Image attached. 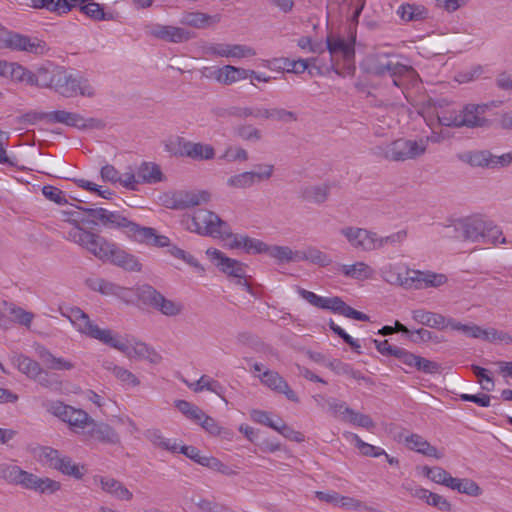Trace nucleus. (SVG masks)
Returning a JSON list of instances; mask_svg holds the SVG:
<instances>
[{"mask_svg": "<svg viewBox=\"0 0 512 512\" xmlns=\"http://www.w3.org/2000/svg\"><path fill=\"white\" fill-rule=\"evenodd\" d=\"M87 217L78 218L75 221H81L87 224L96 225L98 222L109 229H119L127 237L156 247L169 246L170 240L167 236L158 235L156 229L152 227L141 226L128 218L124 217L118 211H108L104 208H81Z\"/></svg>", "mask_w": 512, "mask_h": 512, "instance_id": "nucleus-1", "label": "nucleus"}, {"mask_svg": "<svg viewBox=\"0 0 512 512\" xmlns=\"http://www.w3.org/2000/svg\"><path fill=\"white\" fill-rule=\"evenodd\" d=\"M361 66L368 74L391 78L393 85L399 88L404 85L403 79L414 73L411 66L402 64L399 56L392 52L378 51L368 54Z\"/></svg>", "mask_w": 512, "mask_h": 512, "instance_id": "nucleus-2", "label": "nucleus"}, {"mask_svg": "<svg viewBox=\"0 0 512 512\" xmlns=\"http://www.w3.org/2000/svg\"><path fill=\"white\" fill-rule=\"evenodd\" d=\"M427 146V139L411 140L398 138L391 142L374 146L371 151L377 158L399 163L422 156L426 152Z\"/></svg>", "mask_w": 512, "mask_h": 512, "instance_id": "nucleus-3", "label": "nucleus"}, {"mask_svg": "<svg viewBox=\"0 0 512 512\" xmlns=\"http://www.w3.org/2000/svg\"><path fill=\"white\" fill-rule=\"evenodd\" d=\"M355 39L346 41L344 38L328 35L326 39L327 50L331 56V69L339 76L353 75L355 72Z\"/></svg>", "mask_w": 512, "mask_h": 512, "instance_id": "nucleus-4", "label": "nucleus"}, {"mask_svg": "<svg viewBox=\"0 0 512 512\" xmlns=\"http://www.w3.org/2000/svg\"><path fill=\"white\" fill-rule=\"evenodd\" d=\"M456 230L461 232L465 240L484 244H496L502 235V230L493 222L479 217H470L459 221Z\"/></svg>", "mask_w": 512, "mask_h": 512, "instance_id": "nucleus-5", "label": "nucleus"}, {"mask_svg": "<svg viewBox=\"0 0 512 512\" xmlns=\"http://www.w3.org/2000/svg\"><path fill=\"white\" fill-rule=\"evenodd\" d=\"M187 228L200 235L221 240H227V236L231 235L229 224L222 220L216 213L206 209H198L195 211Z\"/></svg>", "mask_w": 512, "mask_h": 512, "instance_id": "nucleus-6", "label": "nucleus"}, {"mask_svg": "<svg viewBox=\"0 0 512 512\" xmlns=\"http://www.w3.org/2000/svg\"><path fill=\"white\" fill-rule=\"evenodd\" d=\"M53 90L65 98H73L80 94L84 97H93L95 90L88 79L80 73H71L65 67L60 66L56 74Z\"/></svg>", "mask_w": 512, "mask_h": 512, "instance_id": "nucleus-7", "label": "nucleus"}, {"mask_svg": "<svg viewBox=\"0 0 512 512\" xmlns=\"http://www.w3.org/2000/svg\"><path fill=\"white\" fill-rule=\"evenodd\" d=\"M38 460L43 465L75 479H81L84 475L80 466L74 463L69 456L62 455L58 450L52 447H40Z\"/></svg>", "mask_w": 512, "mask_h": 512, "instance_id": "nucleus-8", "label": "nucleus"}, {"mask_svg": "<svg viewBox=\"0 0 512 512\" xmlns=\"http://www.w3.org/2000/svg\"><path fill=\"white\" fill-rule=\"evenodd\" d=\"M67 239L87 249L95 257L103 260L111 245L104 237L76 225L68 232Z\"/></svg>", "mask_w": 512, "mask_h": 512, "instance_id": "nucleus-9", "label": "nucleus"}, {"mask_svg": "<svg viewBox=\"0 0 512 512\" xmlns=\"http://www.w3.org/2000/svg\"><path fill=\"white\" fill-rule=\"evenodd\" d=\"M207 255L215 261V265L230 277L237 278V284L245 286L250 291V285L245 280V265L238 260L227 257L223 252L216 248H209Z\"/></svg>", "mask_w": 512, "mask_h": 512, "instance_id": "nucleus-10", "label": "nucleus"}, {"mask_svg": "<svg viewBox=\"0 0 512 512\" xmlns=\"http://www.w3.org/2000/svg\"><path fill=\"white\" fill-rule=\"evenodd\" d=\"M257 167L258 171H246L229 177L227 179V186L235 189H246L252 187L255 183L271 178L274 165L260 164Z\"/></svg>", "mask_w": 512, "mask_h": 512, "instance_id": "nucleus-11", "label": "nucleus"}, {"mask_svg": "<svg viewBox=\"0 0 512 512\" xmlns=\"http://www.w3.org/2000/svg\"><path fill=\"white\" fill-rule=\"evenodd\" d=\"M3 43L6 48L34 54H43L46 49L45 42L14 32H7L3 38Z\"/></svg>", "mask_w": 512, "mask_h": 512, "instance_id": "nucleus-12", "label": "nucleus"}, {"mask_svg": "<svg viewBox=\"0 0 512 512\" xmlns=\"http://www.w3.org/2000/svg\"><path fill=\"white\" fill-rule=\"evenodd\" d=\"M210 195L206 191H176L167 201L166 207L174 210H185L209 201Z\"/></svg>", "mask_w": 512, "mask_h": 512, "instance_id": "nucleus-13", "label": "nucleus"}, {"mask_svg": "<svg viewBox=\"0 0 512 512\" xmlns=\"http://www.w3.org/2000/svg\"><path fill=\"white\" fill-rule=\"evenodd\" d=\"M340 233L356 249L366 252L375 250V232L364 228L348 226L342 228Z\"/></svg>", "mask_w": 512, "mask_h": 512, "instance_id": "nucleus-14", "label": "nucleus"}, {"mask_svg": "<svg viewBox=\"0 0 512 512\" xmlns=\"http://www.w3.org/2000/svg\"><path fill=\"white\" fill-rule=\"evenodd\" d=\"M85 435L103 444L119 445L121 443L119 434L112 426L105 422L95 421L93 418L90 421Z\"/></svg>", "mask_w": 512, "mask_h": 512, "instance_id": "nucleus-15", "label": "nucleus"}, {"mask_svg": "<svg viewBox=\"0 0 512 512\" xmlns=\"http://www.w3.org/2000/svg\"><path fill=\"white\" fill-rule=\"evenodd\" d=\"M107 254L108 255L103 259L104 261H108L124 270L139 272L142 269L141 263L134 255L121 249L114 243H111Z\"/></svg>", "mask_w": 512, "mask_h": 512, "instance_id": "nucleus-16", "label": "nucleus"}, {"mask_svg": "<svg viewBox=\"0 0 512 512\" xmlns=\"http://www.w3.org/2000/svg\"><path fill=\"white\" fill-rule=\"evenodd\" d=\"M22 488L39 494H54L61 489V483L49 477H39L31 472L24 475Z\"/></svg>", "mask_w": 512, "mask_h": 512, "instance_id": "nucleus-17", "label": "nucleus"}, {"mask_svg": "<svg viewBox=\"0 0 512 512\" xmlns=\"http://www.w3.org/2000/svg\"><path fill=\"white\" fill-rule=\"evenodd\" d=\"M488 109L486 104H467L459 112L461 117L462 127L475 128L483 127L488 123L484 117Z\"/></svg>", "mask_w": 512, "mask_h": 512, "instance_id": "nucleus-18", "label": "nucleus"}, {"mask_svg": "<svg viewBox=\"0 0 512 512\" xmlns=\"http://www.w3.org/2000/svg\"><path fill=\"white\" fill-rule=\"evenodd\" d=\"M260 379L264 385L277 393L284 394L288 400L295 403L299 402L297 394L290 388L286 380L280 376L278 372L267 370L263 372Z\"/></svg>", "mask_w": 512, "mask_h": 512, "instance_id": "nucleus-19", "label": "nucleus"}, {"mask_svg": "<svg viewBox=\"0 0 512 512\" xmlns=\"http://www.w3.org/2000/svg\"><path fill=\"white\" fill-rule=\"evenodd\" d=\"M413 278H411L408 286L412 289H426L429 287H439L447 282V277L444 274H437L431 271L411 270Z\"/></svg>", "mask_w": 512, "mask_h": 512, "instance_id": "nucleus-20", "label": "nucleus"}, {"mask_svg": "<svg viewBox=\"0 0 512 512\" xmlns=\"http://www.w3.org/2000/svg\"><path fill=\"white\" fill-rule=\"evenodd\" d=\"M207 51L212 55L226 58H244L255 55L253 48L240 44H212Z\"/></svg>", "mask_w": 512, "mask_h": 512, "instance_id": "nucleus-21", "label": "nucleus"}, {"mask_svg": "<svg viewBox=\"0 0 512 512\" xmlns=\"http://www.w3.org/2000/svg\"><path fill=\"white\" fill-rule=\"evenodd\" d=\"M228 239L231 240L228 244L231 249H243L248 254H263L265 251V242L247 235L234 234L231 232V235L227 236V240Z\"/></svg>", "mask_w": 512, "mask_h": 512, "instance_id": "nucleus-22", "label": "nucleus"}, {"mask_svg": "<svg viewBox=\"0 0 512 512\" xmlns=\"http://www.w3.org/2000/svg\"><path fill=\"white\" fill-rule=\"evenodd\" d=\"M152 34L161 40L173 43H182L194 37V33L187 29L169 25H157Z\"/></svg>", "mask_w": 512, "mask_h": 512, "instance_id": "nucleus-23", "label": "nucleus"}, {"mask_svg": "<svg viewBox=\"0 0 512 512\" xmlns=\"http://www.w3.org/2000/svg\"><path fill=\"white\" fill-rule=\"evenodd\" d=\"M412 318L417 323L430 328L443 330L447 327L448 318L440 313L417 309L412 311Z\"/></svg>", "mask_w": 512, "mask_h": 512, "instance_id": "nucleus-24", "label": "nucleus"}, {"mask_svg": "<svg viewBox=\"0 0 512 512\" xmlns=\"http://www.w3.org/2000/svg\"><path fill=\"white\" fill-rule=\"evenodd\" d=\"M181 147V154L194 160H210L215 156L214 148L209 144L185 141Z\"/></svg>", "mask_w": 512, "mask_h": 512, "instance_id": "nucleus-25", "label": "nucleus"}, {"mask_svg": "<svg viewBox=\"0 0 512 512\" xmlns=\"http://www.w3.org/2000/svg\"><path fill=\"white\" fill-rule=\"evenodd\" d=\"M406 447L427 457L441 459L443 456L435 446L431 445L419 434H410L406 438Z\"/></svg>", "mask_w": 512, "mask_h": 512, "instance_id": "nucleus-26", "label": "nucleus"}, {"mask_svg": "<svg viewBox=\"0 0 512 512\" xmlns=\"http://www.w3.org/2000/svg\"><path fill=\"white\" fill-rule=\"evenodd\" d=\"M136 174L140 184H156L164 180L160 166L154 162H142L136 168Z\"/></svg>", "mask_w": 512, "mask_h": 512, "instance_id": "nucleus-27", "label": "nucleus"}, {"mask_svg": "<svg viewBox=\"0 0 512 512\" xmlns=\"http://www.w3.org/2000/svg\"><path fill=\"white\" fill-rule=\"evenodd\" d=\"M99 483L104 492L118 500L130 501L133 498L132 492H130L123 483L117 479L111 477H100Z\"/></svg>", "mask_w": 512, "mask_h": 512, "instance_id": "nucleus-28", "label": "nucleus"}, {"mask_svg": "<svg viewBox=\"0 0 512 512\" xmlns=\"http://www.w3.org/2000/svg\"><path fill=\"white\" fill-rule=\"evenodd\" d=\"M87 337L96 339L105 345H108L117 350H124L123 340L117 334H114L110 329H101L98 325L94 324L86 334Z\"/></svg>", "mask_w": 512, "mask_h": 512, "instance_id": "nucleus-29", "label": "nucleus"}, {"mask_svg": "<svg viewBox=\"0 0 512 512\" xmlns=\"http://www.w3.org/2000/svg\"><path fill=\"white\" fill-rule=\"evenodd\" d=\"M102 367L106 371L110 372L123 385H126L128 387H136L139 386L141 383L139 378L135 374L125 369L124 367L116 365L112 361H103Z\"/></svg>", "mask_w": 512, "mask_h": 512, "instance_id": "nucleus-30", "label": "nucleus"}, {"mask_svg": "<svg viewBox=\"0 0 512 512\" xmlns=\"http://www.w3.org/2000/svg\"><path fill=\"white\" fill-rule=\"evenodd\" d=\"M70 322L74 325V327L81 333L86 335L88 331L95 324L82 309L79 307H72L67 310L66 313H63Z\"/></svg>", "mask_w": 512, "mask_h": 512, "instance_id": "nucleus-31", "label": "nucleus"}, {"mask_svg": "<svg viewBox=\"0 0 512 512\" xmlns=\"http://www.w3.org/2000/svg\"><path fill=\"white\" fill-rule=\"evenodd\" d=\"M38 356L50 370H71L74 364L64 358L54 356L47 348L40 347L37 349Z\"/></svg>", "mask_w": 512, "mask_h": 512, "instance_id": "nucleus-32", "label": "nucleus"}, {"mask_svg": "<svg viewBox=\"0 0 512 512\" xmlns=\"http://www.w3.org/2000/svg\"><path fill=\"white\" fill-rule=\"evenodd\" d=\"M330 194L328 184L310 185L301 189L300 196L303 200L316 204L324 203Z\"/></svg>", "mask_w": 512, "mask_h": 512, "instance_id": "nucleus-33", "label": "nucleus"}, {"mask_svg": "<svg viewBox=\"0 0 512 512\" xmlns=\"http://www.w3.org/2000/svg\"><path fill=\"white\" fill-rule=\"evenodd\" d=\"M249 77V69H244L232 65H225L219 68L218 82L224 85H231L239 80Z\"/></svg>", "mask_w": 512, "mask_h": 512, "instance_id": "nucleus-34", "label": "nucleus"}, {"mask_svg": "<svg viewBox=\"0 0 512 512\" xmlns=\"http://www.w3.org/2000/svg\"><path fill=\"white\" fill-rule=\"evenodd\" d=\"M3 311L11 316V321L23 325L27 328L30 327L34 314L24 310L23 308L10 303L8 301L2 302Z\"/></svg>", "mask_w": 512, "mask_h": 512, "instance_id": "nucleus-35", "label": "nucleus"}, {"mask_svg": "<svg viewBox=\"0 0 512 512\" xmlns=\"http://www.w3.org/2000/svg\"><path fill=\"white\" fill-rule=\"evenodd\" d=\"M341 420L367 430H372L376 426L375 422L369 415L359 413L351 408H345L341 412Z\"/></svg>", "mask_w": 512, "mask_h": 512, "instance_id": "nucleus-36", "label": "nucleus"}, {"mask_svg": "<svg viewBox=\"0 0 512 512\" xmlns=\"http://www.w3.org/2000/svg\"><path fill=\"white\" fill-rule=\"evenodd\" d=\"M26 472L27 471L23 470L17 465L8 463L0 464V479L12 485H18L22 487L25 478L24 475H26Z\"/></svg>", "mask_w": 512, "mask_h": 512, "instance_id": "nucleus-37", "label": "nucleus"}, {"mask_svg": "<svg viewBox=\"0 0 512 512\" xmlns=\"http://www.w3.org/2000/svg\"><path fill=\"white\" fill-rule=\"evenodd\" d=\"M65 125L74 127L80 130L91 129V128H103L104 124L101 120L96 118L85 119L82 115L74 112H68L66 114Z\"/></svg>", "mask_w": 512, "mask_h": 512, "instance_id": "nucleus-38", "label": "nucleus"}, {"mask_svg": "<svg viewBox=\"0 0 512 512\" xmlns=\"http://www.w3.org/2000/svg\"><path fill=\"white\" fill-rule=\"evenodd\" d=\"M296 257L298 261H309L321 267H326L332 263L328 254L315 247H309L306 251H297Z\"/></svg>", "mask_w": 512, "mask_h": 512, "instance_id": "nucleus-39", "label": "nucleus"}, {"mask_svg": "<svg viewBox=\"0 0 512 512\" xmlns=\"http://www.w3.org/2000/svg\"><path fill=\"white\" fill-rule=\"evenodd\" d=\"M60 66L54 64H48L41 66L36 70L38 87L53 89L57 73L59 72Z\"/></svg>", "mask_w": 512, "mask_h": 512, "instance_id": "nucleus-40", "label": "nucleus"}, {"mask_svg": "<svg viewBox=\"0 0 512 512\" xmlns=\"http://www.w3.org/2000/svg\"><path fill=\"white\" fill-rule=\"evenodd\" d=\"M342 273L352 279L364 280L369 279L373 275V269L364 262H356L352 265H340Z\"/></svg>", "mask_w": 512, "mask_h": 512, "instance_id": "nucleus-41", "label": "nucleus"}, {"mask_svg": "<svg viewBox=\"0 0 512 512\" xmlns=\"http://www.w3.org/2000/svg\"><path fill=\"white\" fill-rule=\"evenodd\" d=\"M12 362L20 372L25 374L30 379H33L35 376H37L41 367L37 361L23 354L14 355Z\"/></svg>", "mask_w": 512, "mask_h": 512, "instance_id": "nucleus-42", "label": "nucleus"}, {"mask_svg": "<svg viewBox=\"0 0 512 512\" xmlns=\"http://www.w3.org/2000/svg\"><path fill=\"white\" fill-rule=\"evenodd\" d=\"M263 254H267L270 257L275 258L280 263L298 261V258L296 257L297 251L293 252L288 246H271L266 244Z\"/></svg>", "mask_w": 512, "mask_h": 512, "instance_id": "nucleus-43", "label": "nucleus"}, {"mask_svg": "<svg viewBox=\"0 0 512 512\" xmlns=\"http://www.w3.org/2000/svg\"><path fill=\"white\" fill-rule=\"evenodd\" d=\"M189 387L196 393L203 390H208L217 394L221 398H224V387L217 380H214L206 375L201 376L199 380L189 385Z\"/></svg>", "mask_w": 512, "mask_h": 512, "instance_id": "nucleus-44", "label": "nucleus"}, {"mask_svg": "<svg viewBox=\"0 0 512 512\" xmlns=\"http://www.w3.org/2000/svg\"><path fill=\"white\" fill-rule=\"evenodd\" d=\"M161 293L151 285H142L136 289L137 299L144 305L156 308Z\"/></svg>", "mask_w": 512, "mask_h": 512, "instance_id": "nucleus-45", "label": "nucleus"}, {"mask_svg": "<svg viewBox=\"0 0 512 512\" xmlns=\"http://www.w3.org/2000/svg\"><path fill=\"white\" fill-rule=\"evenodd\" d=\"M175 407L188 419L195 423L200 422L204 416V412L197 405L186 400H176Z\"/></svg>", "mask_w": 512, "mask_h": 512, "instance_id": "nucleus-46", "label": "nucleus"}, {"mask_svg": "<svg viewBox=\"0 0 512 512\" xmlns=\"http://www.w3.org/2000/svg\"><path fill=\"white\" fill-rule=\"evenodd\" d=\"M91 420L92 418L87 412L82 409L73 408L71 420H69L68 425L75 432L82 431L85 434Z\"/></svg>", "mask_w": 512, "mask_h": 512, "instance_id": "nucleus-47", "label": "nucleus"}, {"mask_svg": "<svg viewBox=\"0 0 512 512\" xmlns=\"http://www.w3.org/2000/svg\"><path fill=\"white\" fill-rule=\"evenodd\" d=\"M80 12L94 21L113 20L111 13H105L102 6L96 2H88L81 5Z\"/></svg>", "mask_w": 512, "mask_h": 512, "instance_id": "nucleus-48", "label": "nucleus"}, {"mask_svg": "<svg viewBox=\"0 0 512 512\" xmlns=\"http://www.w3.org/2000/svg\"><path fill=\"white\" fill-rule=\"evenodd\" d=\"M155 309L160 311L163 315L173 317L182 313L183 305L180 302L167 299L161 294Z\"/></svg>", "mask_w": 512, "mask_h": 512, "instance_id": "nucleus-49", "label": "nucleus"}, {"mask_svg": "<svg viewBox=\"0 0 512 512\" xmlns=\"http://www.w3.org/2000/svg\"><path fill=\"white\" fill-rule=\"evenodd\" d=\"M33 380L40 384L42 387L51 390L60 389L62 384L56 374L50 373L42 367H40L39 373L33 378Z\"/></svg>", "mask_w": 512, "mask_h": 512, "instance_id": "nucleus-50", "label": "nucleus"}, {"mask_svg": "<svg viewBox=\"0 0 512 512\" xmlns=\"http://www.w3.org/2000/svg\"><path fill=\"white\" fill-rule=\"evenodd\" d=\"M234 134L244 141L258 142L262 138L261 131L251 124H242L234 128Z\"/></svg>", "mask_w": 512, "mask_h": 512, "instance_id": "nucleus-51", "label": "nucleus"}, {"mask_svg": "<svg viewBox=\"0 0 512 512\" xmlns=\"http://www.w3.org/2000/svg\"><path fill=\"white\" fill-rule=\"evenodd\" d=\"M212 17L202 12H188L181 18V23L194 28H204Z\"/></svg>", "mask_w": 512, "mask_h": 512, "instance_id": "nucleus-52", "label": "nucleus"}, {"mask_svg": "<svg viewBox=\"0 0 512 512\" xmlns=\"http://www.w3.org/2000/svg\"><path fill=\"white\" fill-rule=\"evenodd\" d=\"M192 502L202 512H232L228 507L215 500L194 497Z\"/></svg>", "mask_w": 512, "mask_h": 512, "instance_id": "nucleus-53", "label": "nucleus"}, {"mask_svg": "<svg viewBox=\"0 0 512 512\" xmlns=\"http://www.w3.org/2000/svg\"><path fill=\"white\" fill-rule=\"evenodd\" d=\"M351 437L355 446L358 448L362 455L368 457H379L381 455H386V452L382 448L364 442L357 434H351Z\"/></svg>", "mask_w": 512, "mask_h": 512, "instance_id": "nucleus-54", "label": "nucleus"}, {"mask_svg": "<svg viewBox=\"0 0 512 512\" xmlns=\"http://www.w3.org/2000/svg\"><path fill=\"white\" fill-rule=\"evenodd\" d=\"M407 237L406 230H400L396 233H393L386 237H380L378 234H375V250L381 249L386 245L396 246L402 243Z\"/></svg>", "mask_w": 512, "mask_h": 512, "instance_id": "nucleus-55", "label": "nucleus"}, {"mask_svg": "<svg viewBox=\"0 0 512 512\" xmlns=\"http://www.w3.org/2000/svg\"><path fill=\"white\" fill-rule=\"evenodd\" d=\"M412 269H406L404 273L390 270L386 272V281L390 284L399 285L405 289H412V286H408L407 284L410 282L409 280L413 278V274L411 273Z\"/></svg>", "mask_w": 512, "mask_h": 512, "instance_id": "nucleus-56", "label": "nucleus"}, {"mask_svg": "<svg viewBox=\"0 0 512 512\" xmlns=\"http://www.w3.org/2000/svg\"><path fill=\"white\" fill-rule=\"evenodd\" d=\"M423 475L433 481L436 484L445 485L450 473L445 469L439 466L429 467L423 466L422 468Z\"/></svg>", "mask_w": 512, "mask_h": 512, "instance_id": "nucleus-57", "label": "nucleus"}, {"mask_svg": "<svg viewBox=\"0 0 512 512\" xmlns=\"http://www.w3.org/2000/svg\"><path fill=\"white\" fill-rule=\"evenodd\" d=\"M124 350H120L129 358H146L150 354V348L148 345L142 342H136L135 345H129L125 341L123 342Z\"/></svg>", "mask_w": 512, "mask_h": 512, "instance_id": "nucleus-58", "label": "nucleus"}, {"mask_svg": "<svg viewBox=\"0 0 512 512\" xmlns=\"http://www.w3.org/2000/svg\"><path fill=\"white\" fill-rule=\"evenodd\" d=\"M471 369L474 375L477 377L478 382L481 384L483 390L490 392L494 389V381L489 375V371L477 365H472Z\"/></svg>", "mask_w": 512, "mask_h": 512, "instance_id": "nucleus-59", "label": "nucleus"}, {"mask_svg": "<svg viewBox=\"0 0 512 512\" xmlns=\"http://www.w3.org/2000/svg\"><path fill=\"white\" fill-rule=\"evenodd\" d=\"M73 408L63 402L55 401L50 404L48 411L68 424L69 420H71Z\"/></svg>", "mask_w": 512, "mask_h": 512, "instance_id": "nucleus-60", "label": "nucleus"}, {"mask_svg": "<svg viewBox=\"0 0 512 512\" xmlns=\"http://www.w3.org/2000/svg\"><path fill=\"white\" fill-rule=\"evenodd\" d=\"M438 121L442 126L462 127L460 113L456 111H443L437 115Z\"/></svg>", "mask_w": 512, "mask_h": 512, "instance_id": "nucleus-61", "label": "nucleus"}, {"mask_svg": "<svg viewBox=\"0 0 512 512\" xmlns=\"http://www.w3.org/2000/svg\"><path fill=\"white\" fill-rule=\"evenodd\" d=\"M492 153L488 150L476 151L469 156V163L476 167L491 168Z\"/></svg>", "mask_w": 512, "mask_h": 512, "instance_id": "nucleus-62", "label": "nucleus"}, {"mask_svg": "<svg viewBox=\"0 0 512 512\" xmlns=\"http://www.w3.org/2000/svg\"><path fill=\"white\" fill-rule=\"evenodd\" d=\"M425 503L439 509L440 511L448 512L452 510V504L445 497L431 491L427 495Z\"/></svg>", "mask_w": 512, "mask_h": 512, "instance_id": "nucleus-63", "label": "nucleus"}, {"mask_svg": "<svg viewBox=\"0 0 512 512\" xmlns=\"http://www.w3.org/2000/svg\"><path fill=\"white\" fill-rule=\"evenodd\" d=\"M401 488L408 492L412 497L418 498L426 502L429 490L417 485L414 481H405Z\"/></svg>", "mask_w": 512, "mask_h": 512, "instance_id": "nucleus-64", "label": "nucleus"}]
</instances>
